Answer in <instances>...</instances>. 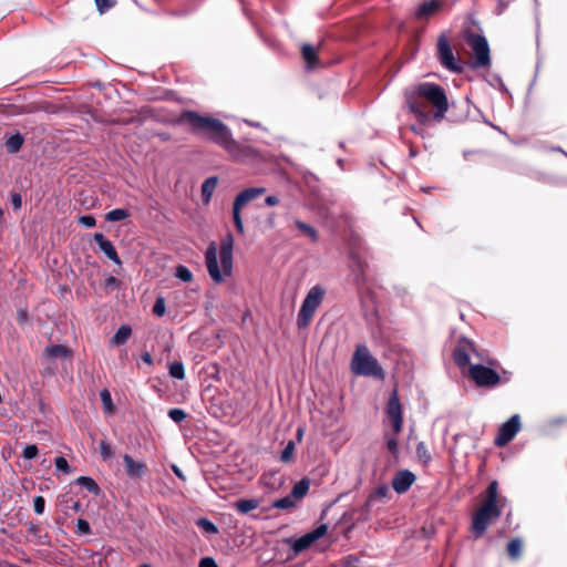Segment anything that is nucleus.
Returning a JSON list of instances; mask_svg holds the SVG:
<instances>
[{
	"label": "nucleus",
	"instance_id": "1",
	"mask_svg": "<svg viewBox=\"0 0 567 567\" xmlns=\"http://www.w3.org/2000/svg\"><path fill=\"white\" fill-rule=\"evenodd\" d=\"M176 124L187 125L192 134L204 136L219 145L237 162L258 157L256 148L235 141L228 126L218 118L202 115L195 111H183L176 118Z\"/></svg>",
	"mask_w": 567,
	"mask_h": 567
},
{
	"label": "nucleus",
	"instance_id": "2",
	"mask_svg": "<svg viewBox=\"0 0 567 567\" xmlns=\"http://www.w3.org/2000/svg\"><path fill=\"white\" fill-rule=\"evenodd\" d=\"M405 102L409 111L416 116L420 124H425L431 118L441 122L449 110L445 90L433 82L419 83L405 94Z\"/></svg>",
	"mask_w": 567,
	"mask_h": 567
},
{
	"label": "nucleus",
	"instance_id": "3",
	"mask_svg": "<svg viewBox=\"0 0 567 567\" xmlns=\"http://www.w3.org/2000/svg\"><path fill=\"white\" fill-rule=\"evenodd\" d=\"M502 515V508L498 505V482L492 481L484 492L480 507L472 516L471 532L475 539L484 536L487 528L496 522Z\"/></svg>",
	"mask_w": 567,
	"mask_h": 567
},
{
	"label": "nucleus",
	"instance_id": "4",
	"mask_svg": "<svg viewBox=\"0 0 567 567\" xmlns=\"http://www.w3.org/2000/svg\"><path fill=\"white\" fill-rule=\"evenodd\" d=\"M233 246L234 239L231 235H227L220 243L219 258L221 270L217 260V246L213 241L208 245L205 252V261L208 274L214 282L220 284L224 277H228L233 271Z\"/></svg>",
	"mask_w": 567,
	"mask_h": 567
},
{
	"label": "nucleus",
	"instance_id": "5",
	"mask_svg": "<svg viewBox=\"0 0 567 567\" xmlns=\"http://www.w3.org/2000/svg\"><path fill=\"white\" fill-rule=\"evenodd\" d=\"M351 369L358 375L374 377L379 380L385 377L382 367L365 346L357 347L351 360Z\"/></svg>",
	"mask_w": 567,
	"mask_h": 567
},
{
	"label": "nucleus",
	"instance_id": "6",
	"mask_svg": "<svg viewBox=\"0 0 567 567\" xmlns=\"http://www.w3.org/2000/svg\"><path fill=\"white\" fill-rule=\"evenodd\" d=\"M468 377L478 388L494 389L509 381V373L499 374L494 369L483 364H472L468 368Z\"/></svg>",
	"mask_w": 567,
	"mask_h": 567
},
{
	"label": "nucleus",
	"instance_id": "7",
	"mask_svg": "<svg viewBox=\"0 0 567 567\" xmlns=\"http://www.w3.org/2000/svg\"><path fill=\"white\" fill-rule=\"evenodd\" d=\"M465 42L474 53V68H487L491 64V50L486 38L474 32L465 33Z\"/></svg>",
	"mask_w": 567,
	"mask_h": 567
},
{
	"label": "nucleus",
	"instance_id": "8",
	"mask_svg": "<svg viewBox=\"0 0 567 567\" xmlns=\"http://www.w3.org/2000/svg\"><path fill=\"white\" fill-rule=\"evenodd\" d=\"M265 192H266L265 187H250V188L244 189L236 196L234 204H233V220H234L236 230L239 234H244V224H243V219H241V215H240L241 208L245 205H247L248 203H250L251 200L261 196Z\"/></svg>",
	"mask_w": 567,
	"mask_h": 567
},
{
	"label": "nucleus",
	"instance_id": "9",
	"mask_svg": "<svg viewBox=\"0 0 567 567\" xmlns=\"http://www.w3.org/2000/svg\"><path fill=\"white\" fill-rule=\"evenodd\" d=\"M437 59L442 66L454 73H462L463 66L457 63L453 49L445 34L437 39Z\"/></svg>",
	"mask_w": 567,
	"mask_h": 567
},
{
	"label": "nucleus",
	"instance_id": "10",
	"mask_svg": "<svg viewBox=\"0 0 567 567\" xmlns=\"http://www.w3.org/2000/svg\"><path fill=\"white\" fill-rule=\"evenodd\" d=\"M385 413L391 422L393 433L399 434L403 426V413L398 389H393L385 406Z\"/></svg>",
	"mask_w": 567,
	"mask_h": 567
},
{
	"label": "nucleus",
	"instance_id": "11",
	"mask_svg": "<svg viewBox=\"0 0 567 567\" xmlns=\"http://www.w3.org/2000/svg\"><path fill=\"white\" fill-rule=\"evenodd\" d=\"M520 430V417L518 414L512 415L498 430L494 444L498 447L507 445Z\"/></svg>",
	"mask_w": 567,
	"mask_h": 567
},
{
	"label": "nucleus",
	"instance_id": "12",
	"mask_svg": "<svg viewBox=\"0 0 567 567\" xmlns=\"http://www.w3.org/2000/svg\"><path fill=\"white\" fill-rule=\"evenodd\" d=\"M123 463L126 475L132 480L143 478L148 472L146 463L135 461L130 454L123 455Z\"/></svg>",
	"mask_w": 567,
	"mask_h": 567
},
{
	"label": "nucleus",
	"instance_id": "13",
	"mask_svg": "<svg viewBox=\"0 0 567 567\" xmlns=\"http://www.w3.org/2000/svg\"><path fill=\"white\" fill-rule=\"evenodd\" d=\"M415 478V475L408 470L399 471L392 480V487L396 493L403 494L410 489Z\"/></svg>",
	"mask_w": 567,
	"mask_h": 567
},
{
	"label": "nucleus",
	"instance_id": "14",
	"mask_svg": "<svg viewBox=\"0 0 567 567\" xmlns=\"http://www.w3.org/2000/svg\"><path fill=\"white\" fill-rule=\"evenodd\" d=\"M93 238L99 245L101 251H103L110 260L118 266L122 265V260L111 240H109L102 233H95Z\"/></svg>",
	"mask_w": 567,
	"mask_h": 567
},
{
	"label": "nucleus",
	"instance_id": "15",
	"mask_svg": "<svg viewBox=\"0 0 567 567\" xmlns=\"http://www.w3.org/2000/svg\"><path fill=\"white\" fill-rule=\"evenodd\" d=\"M443 7V1L441 0H430L421 3L415 12V18L417 20H429L433 16H435Z\"/></svg>",
	"mask_w": 567,
	"mask_h": 567
},
{
	"label": "nucleus",
	"instance_id": "16",
	"mask_svg": "<svg viewBox=\"0 0 567 567\" xmlns=\"http://www.w3.org/2000/svg\"><path fill=\"white\" fill-rule=\"evenodd\" d=\"M324 290L320 286L312 287L303 299L302 303L317 310L322 302Z\"/></svg>",
	"mask_w": 567,
	"mask_h": 567
},
{
	"label": "nucleus",
	"instance_id": "17",
	"mask_svg": "<svg viewBox=\"0 0 567 567\" xmlns=\"http://www.w3.org/2000/svg\"><path fill=\"white\" fill-rule=\"evenodd\" d=\"M44 355L49 359H70L72 357V351L63 344H51L44 349Z\"/></svg>",
	"mask_w": 567,
	"mask_h": 567
},
{
	"label": "nucleus",
	"instance_id": "18",
	"mask_svg": "<svg viewBox=\"0 0 567 567\" xmlns=\"http://www.w3.org/2000/svg\"><path fill=\"white\" fill-rule=\"evenodd\" d=\"M472 348V343H467V344H458L455 350H454V353H453V358H454V361L455 363L460 367V368H464V367H470V354H468V349Z\"/></svg>",
	"mask_w": 567,
	"mask_h": 567
},
{
	"label": "nucleus",
	"instance_id": "19",
	"mask_svg": "<svg viewBox=\"0 0 567 567\" xmlns=\"http://www.w3.org/2000/svg\"><path fill=\"white\" fill-rule=\"evenodd\" d=\"M301 55L308 69H315L319 64L317 49L311 44H303L301 47Z\"/></svg>",
	"mask_w": 567,
	"mask_h": 567
},
{
	"label": "nucleus",
	"instance_id": "20",
	"mask_svg": "<svg viewBox=\"0 0 567 567\" xmlns=\"http://www.w3.org/2000/svg\"><path fill=\"white\" fill-rule=\"evenodd\" d=\"M260 505V501L257 498H243L238 499L233 504V507L239 513V514H247L256 508H258Z\"/></svg>",
	"mask_w": 567,
	"mask_h": 567
},
{
	"label": "nucleus",
	"instance_id": "21",
	"mask_svg": "<svg viewBox=\"0 0 567 567\" xmlns=\"http://www.w3.org/2000/svg\"><path fill=\"white\" fill-rule=\"evenodd\" d=\"M316 310L302 303L298 312L297 326L299 329L307 328L312 320Z\"/></svg>",
	"mask_w": 567,
	"mask_h": 567
},
{
	"label": "nucleus",
	"instance_id": "22",
	"mask_svg": "<svg viewBox=\"0 0 567 567\" xmlns=\"http://www.w3.org/2000/svg\"><path fill=\"white\" fill-rule=\"evenodd\" d=\"M218 184L216 176L208 177L202 184V199L205 204H208L212 199L213 193Z\"/></svg>",
	"mask_w": 567,
	"mask_h": 567
},
{
	"label": "nucleus",
	"instance_id": "23",
	"mask_svg": "<svg viewBox=\"0 0 567 567\" xmlns=\"http://www.w3.org/2000/svg\"><path fill=\"white\" fill-rule=\"evenodd\" d=\"M506 553L512 560H518L523 554V542L519 538H513L506 546Z\"/></svg>",
	"mask_w": 567,
	"mask_h": 567
},
{
	"label": "nucleus",
	"instance_id": "24",
	"mask_svg": "<svg viewBox=\"0 0 567 567\" xmlns=\"http://www.w3.org/2000/svg\"><path fill=\"white\" fill-rule=\"evenodd\" d=\"M352 260H353V264H354V278H355V282L358 285L360 284H363L365 281V268H367V262L364 260H362L358 255H352Z\"/></svg>",
	"mask_w": 567,
	"mask_h": 567
},
{
	"label": "nucleus",
	"instance_id": "25",
	"mask_svg": "<svg viewBox=\"0 0 567 567\" xmlns=\"http://www.w3.org/2000/svg\"><path fill=\"white\" fill-rule=\"evenodd\" d=\"M309 488L310 480L308 477H303L292 486L290 494L295 499H300L308 494Z\"/></svg>",
	"mask_w": 567,
	"mask_h": 567
},
{
	"label": "nucleus",
	"instance_id": "26",
	"mask_svg": "<svg viewBox=\"0 0 567 567\" xmlns=\"http://www.w3.org/2000/svg\"><path fill=\"white\" fill-rule=\"evenodd\" d=\"M131 333L132 329L130 326H121L115 332V334L112 337L111 343L114 346H122L128 340Z\"/></svg>",
	"mask_w": 567,
	"mask_h": 567
},
{
	"label": "nucleus",
	"instance_id": "27",
	"mask_svg": "<svg viewBox=\"0 0 567 567\" xmlns=\"http://www.w3.org/2000/svg\"><path fill=\"white\" fill-rule=\"evenodd\" d=\"M23 143H24V137L20 133H16V134L11 135L9 138H7V141H6L7 151L10 154H16L21 150Z\"/></svg>",
	"mask_w": 567,
	"mask_h": 567
},
{
	"label": "nucleus",
	"instance_id": "28",
	"mask_svg": "<svg viewBox=\"0 0 567 567\" xmlns=\"http://www.w3.org/2000/svg\"><path fill=\"white\" fill-rule=\"evenodd\" d=\"M295 225L299 231L309 237L311 241L316 243L319 239V234L317 229L299 219L295 220Z\"/></svg>",
	"mask_w": 567,
	"mask_h": 567
},
{
	"label": "nucleus",
	"instance_id": "29",
	"mask_svg": "<svg viewBox=\"0 0 567 567\" xmlns=\"http://www.w3.org/2000/svg\"><path fill=\"white\" fill-rule=\"evenodd\" d=\"M79 485L87 489L93 495H99L101 492V488L96 484V482L89 477V476H80L75 481Z\"/></svg>",
	"mask_w": 567,
	"mask_h": 567
},
{
	"label": "nucleus",
	"instance_id": "30",
	"mask_svg": "<svg viewBox=\"0 0 567 567\" xmlns=\"http://www.w3.org/2000/svg\"><path fill=\"white\" fill-rule=\"evenodd\" d=\"M313 543H315V540L312 539L311 535L308 533L295 540V543L292 545V549L295 550V553H301V551L306 550L308 547H310Z\"/></svg>",
	"mask_w": 567,
	"mask_h": 567
},
{
	"label": "nucleus",
	"instance_id": "31",
	"mask_svg": "<svg viewBox=\"0 0 567 567\" xmlns=\"http://www.w3.org/2000/svg\"><path fill=\"white\" fill-rule=\"evenodd\" d=\"M100 398L103 404L104 412L113 414L115 412V405L113 404L110 391L107 389H103L100 392Z\"/></svg>",
	"mask_w": 567,
	"mask_h": 567
},
{
	"label": "nucleus",
	"instance_id": "32",
	"mask_svg": "<svg viewBox=\"0 0 567 567\" xmlns=\"http://www.w3.org/2000/svg\"><path fill=\"white\" fill-rule=\"evenodd\" d=\"M130 216V213L126 209L123 208H115L111 212H109L105 215V219L107 221L114 223V221H121L126 219Z\"/></svg>",
	"mask_w": 567,
	"mask_h": 567
},
{
	"label": "nucleus",
	"instance_id": "33",
	"mask_svg": "<svg viewBox=\"0 0 567 567\" xmlns=\"http://www.w3.org/2000/svg\"><path fill=\"white\" fill-rule=\"evenodd\" d=\"M295 450H296V443L290 440L285 449L282 450L281 454H280V461L282 463H290L292 462L293 460V455H295Z\"/></svg>",
	"mask_w": 567,
	"mask_h": 567
},
{
	"label": "nucleus",
	"instance_id": "34",
	"mask_svg": "<svg viewBox=\"0 0 567 567\" xmlns=\"http://www.w3.org/2000/svg\"><path fill=\"white\" fill-rule=\"evenodd\" d=\"M169 375L177 380L185 378V368L181 361H175L169 364Z\"/></svg>",
	"mask_w": 567,
	"mask_h": 567
},
{
	"label": "nucleus",
	"instance_id": "35",
	"mask_svg": "<svg viewBox=\"0 0 567 567\" xmlns=\"http://www.w3.org/2000/svg\"><path fill=\"white\" fill-rule=\"evenodd\" d=\"M416 455L419 457V460L423 463V464H427L431 462L432 460V456H431V453L426 446V444L424 442H420L417 445H416Z\"/></svg>",
	"mask_w": 567,
	"mask_h": 567
},
{
	"label": "nucleus",
	"instance_id": "36",
	"mask_svg": "<svg viewBox=\"0 0 567 567\" xmlns=\"http://www.w3.org/2000/svg\"><path fill=\"white\" fill-rule=\"evenodd\" d=\"M293 499H295L293 496H291V494H290V495H288L286 497L276 499L272 503V507L279 508V509H290V508L295 507V501Z\"/></svg>",
	"mask_w": 567,
	"mask_h": 567
},
{
	"label": "nucleus",
	"instance_id": "37",
	"mask_svg": "<svg viewBox=\"0 0 567 567\" xmlns=\"http://www.w3.org/2000/svg\"><path fill=\"white\" fill-rule=\"evenodd\" d=\"M175 276L184 282H190L193 280L192 271L183 265L176 267Z\"/></svg>",
	"mask_w": 567,
	"mask_h": 567
},
{
	"label": "nucleus",
	"instance_id": "38",
	"mask_svg": "<svg viewBox=\"0 0 567 567\" xmlns=\"http://www.w3.org/2000/svg\"><path fill=\"white\" fill-rule=\"evenodd\" d=\"M197 526L200 527L204 532H206L208 534H217L218 533L217 526L207 518H199L197 520Z\"/></svg>",
	"mask_w": 567,
	"mask_h": 567
},
{
	"label": "nucleus",
	"instance_id": "39",
	"mask_svg": "<svg viewBox=\"0 0 567 567\" xmlns=\"http://www.w3.org/2000/svg\"><path fill=\"white\" fill-rule=\"evenodd\" d=\"M168 416L176 423H181L183 422L186 417H187V414L185 413L184 410L182 409H177V408H174V409H171L168 411Z\"/></svg>",
	"mask_w": 567,
	"mask_h": 567
},
{
	"label": "nucleus",
	"instance_id": "40",
	"mask_svg": "<svg viewBox=\"0 0 567 567\" xmlns=\"http://www.w3.org/2000/svg\"><path fill=\"white\" fill-rule=\"evenodd\" d=\"M165 310H166V307H165L164 298L163 297L156 298L155 303L153 306V313L157 317H162V316H164Z\"/></svg>",
	"mask_w": 567,
	"mask_h": 567
},
{
	"label": "nucleus",
	"instance_id": "41",
	"mask_svg": "<svg viewBox=\"0 0 567 567\" xmlns=\"http://www.w3.org/2000/svg\"><path fill=\"white\" fill-rule=\"evenodd\" d=\"M54 464H55V467H56L59 471H61V472H63V473H65V474L71 473V467H70V465H69V463H68V461H66V458H65V457H63V456H59V457H56V458L54 460Z\"/></svg>",
	"mask_w": 567,
	"mask_h": 567
},
{
	"label": "nucleus",
	"instance_id": "42",
	"mask_svg": "<svg viewBox=\"0 0 567 567\" xmlns=\"http://www.w3.org/2000/svg\"><path fill=\"white\" fill-rule=\"evenodd\" d=\"M39 454V449L34 444L27 445L23 450L22 456L25 460H32L35 458Z\"/></svg>",
	"mask_w": 567,
	"mask_h": 567
},
{
	"label": "nucleus",
	"instance_id": "43",
	"mask_svg": "<svg viewBox=\"0 0 567 567\" xmlns=\"http://www.w3.org/2000/svg\"><path fill=\"white\" fill-rule=\"evenodd\" d=\"M78 534L86 535L91 533V527L87 520L84 518H78L76 520Z\"/></svg>",
	"mask_w": 567,
	"mask_h": 567
},
{
	"label": "nucleus",
	"instance_id": "44",
	"mask_svg": "<svg viewBox=\"0 0 567 567\" xmlns=\"http://www.w3.org/2000/svg\"><path fill=\"white\" fill-rule=\"evenodd\" d=\"M33 508L38 515L43 514L45 508V499L43 496H35L33 499Z\"/></svg>",
	"mask_w": 567,
	"mask_h": 567
},
{
	"label": "nucleus",
	"instance_id": "45",
	"mask_svg": "<svg viewBox=\"0 0 567 567\" xmlns=\"http://www.w3.org/2000/svg\"><path fill=\"white\" fill-rule=\"evenodd\" d=\"M100 453L103 460H109L112 457V449L110 444L105 441L100 442Z\"/></svg>",
	"mask_w": 567,
	"mask_h": 567
},
{
	"label": "nucleus",
	"instance_id": "46",
	"mask_svg": "<svg viewBox=\"0 0 567 567\" xmlns=\"http://www.w3.org/2000/svg\"><path fill=\"white\" fill-rule=\"evenodd\" d=\"M94 1H95L97 10L101 13L107 11L109 9H111L115 4L114 0H94Z\"/></svg>",
	"mask_w": 567,
	"mask_h": 567
},
{
	"label": "nucleus",
	"instance_id": "47",
	"mask_svg": "<svg viewBox=\"0 0 567 567\" xmlns=\"http://www.w3.org/2000/svg\"><path fill=\"white\" fill-rule=\"evenodd\" d=\"M396 435L398 434H393L392 436H386V449L392 454H396L398 453V449H399L398 440L395 437Z\"/></svg>",
	"mask_w": 567,
	"mask_h": 567
},
{
	"label": "nucleus",
	"instance_id": "48",
	"mask_svg": "<svg viewBox=\"0 0 567 567\" xmlns=\"http://www.w3.org/2000/svg\"><path fill=\"white\" fill-rule=\"evenodd\" d=\"M79 223L86 228H92L95 226L96 220L93 215H84V216L79 217Z\"/></svg>",
	"mask_w": 567,
	"mask_h": 567
},
{
	"label": "nucleus",
	"instance_id": "49",
	"mask_svg": "<svg viewBox=\"0 0 567 567\" xmlns=\"http://www.w3.org/2000/svg\"><path fill=\"white\" fill-rule=\"evenodd\" d=\"M327 530H328L327 525L322 524V525L318 526L316 529H313L312 532H310L309 534L311 535L312 539L316 542L319 538H321L322 536H324L327 534Z\"/></svg>",
	"mask_w": 567,
	"mask_h": 567
},
{
	"label": "nucleus",
	"instance_id": "50",
	"mask_svg": "<svg viewBox=\"0 0 567 567\" xmlns=\"http://www.w3.org/2000/svg\"><path fill=\"white\" fill-rule=\"evenodd\" d=\"M28 532H29L31 535H33L34 537H38V538L40 539V543H41V544H47V543H48V542H45V540H42V539H41V538H42V536H41V528H40V526H39V525L33 524V523H30V524L28 525Z\"/></svg>",
	"mask_w": 567,
	"mask_h": 567
},
{
	"label": "nucleus",
	"instance_id": "51",
	"mask_svg": "<svg viewBox=\"0 0 567 567\" xmlns=\"http://www.w3.org/2000/svg\"><path fill=\"white\" fill-rule=\"evenodd\" d=\"M18 323L23 326L29 321V312L25 308H20L17 311Z\"/></svg>",
	"mask_w": 567,
	"mask_h": 567
},
{
	"label": "nucleus",
	"instance_id": "52",
	"mask_svg": "<svg viewBox=\"0 0 567 567\" xmlns=\"http://www.w3.org/2000/svg\"><path fill=\"white\" fill-rule=\"evenodd\" d=\"M386 494H388V487L384 486V485L383 486H379L375 489L374 494L370 495V497L368 498L365 505L369 506V504H370V502H371V499L373 498L374 495L378 496V497H385Z\"/></svg>",
	"mask_w": 567,
	"mask_h": 567
},
{
	"label": "nucleus",
	"instance_id": "53",
	"mask_svg": "<svg viewBox=\"0 0 567 567\" xmlns=\"http://www.w3.org/2000/svg\"><path fill=\"white\" fill-rule=\"evenodd\" d=\"M198 567H219L214 558L204 557L199 560Z\"/></svg>",
	"mask_w": 567,
	"mask_h": 567
},
{
	"label": "nucleus",
	"instance_id": "54",
	"mask_svg": "<svg viewBox=\"0 0 567 567\" xmlns=\"http://www.w3.org/2000/svg\"><path fill=\"white\" fill-rule=\"evenodd\" d=\"M11 204L16 210L21 208L22 205V197L18 193L11 194Z\"/></svg>",
	"mask_w": 567,
	"mask_h": 567
},
{
	"label": "nucleus",
	"instance_id": "55",
	"mask_svg": "<svg viewBox=\"0 0 567 567\" xmlns=\"http://www.w3.org/2000/svg\"><path fill=\"white\" fill-rule=\"evenodd\" d=\"M104 286L106 288H117L120 286V280L117 278H115L114 276H109L104 280Z\"/></svg>",
	"mask_w": 567,
	"mask_h": 567
},
{
	"label": "nucleus",
	"instance_id": "56",
	"mask_svg": "<svg viewBox=\"0 0 567 567\" xmlns=\"http://www.w3.org/2000/svg\"><path fill=\"white\" fill-rule=\"evenodd\" d=\"M265 203L268 206H276L279 204V199L276 196H268L266 197Z\"/></svg>",
	"mask_w": 567,
	"mask_h": 567
},
{
	"label": "nucleus",
	"instance_id": "57",
	"mask_svg": "<svg viewBox=\"0 0 567 567\" xmlns=\"http://www.w3.org/2000/svg\"><path fill=\"white\" fill-rule=\"evenodd\" d=\"M71 503L72 504L70 506L68 505L66 508H70V509H72L75 513L81 511L82 505H81V503L79 501H72L71 499Z\"/></svg>",
	"mask_w": 567,
	"mask_h": 567
},
{
	"label": "nucleus",
	"instance_id": "58",
	"mask_svg": "<svg viewBox=\"0 0 567 567\" xmlns=\"http://www.w3.org/2000/svg\"><path fill=\"white\" fill-rule=\"evenodd\" d=\"M172 470H173L174 474H175L177 477H179L181 480L185 481V476H184L183 472L179 470V467H178V466L173 465V466H172Z\"/></svg>",
	"mask_w": 567,
	"mask_h": 567
},
{
	"label": "nucleus",
	"instance_id": "59",
	"mask_svg": "<svg viewBox=\"0 0 567 567\" xmlns=\"http://www.w3.org/2000/svg\"><path fill=\"white\" fill-rule=\"evenodd\" d=\"M142 360L148 364H152V355L148 352H145L142 354Z\"/></svg>",
	"mask_w": 567,
	"mask_h": 567
},
{
	"label": "nucleus",
	"instance_id": "60",
	"mask_svg": "<svg viewBox=\"0 0 567 567\" xmlns=\"http://www.w3.org/2000/svg\"><path fill=\"white\" fill-rule=\"evenodd\" d=\"M302 435H303V430L302 429H298L297 430V440L300 442L302 440Z\"/></svg>",
	"mask_w": 567,
	"mask_h": 567
},
{
	"label": "nucleus",
	"instance_id": "61",
	"mask_svg": "<svg viewBox=\"0 0 567 567\" xmlns=\"http://www.w3.org/2000/svg\"><path fill=\"white\" fill-rule=\"evenodd\" d=\"M411 130H412L413 132H417V128H416L414 125H413V126H411Z\"/></svg>",
	"mask_w": 567,
	"mask_h": 567
},
{
	"label": "nucleus",
	"instance_id": "62",
	"mask_svg": "<svg viewBox=\"0 0 567 567\" xmlns=\"http://www.w3.org/2000/svg\"><path fill=\"white\" fill-rule=\"evenodd\" d=\"M2 214H3V212H2V209L0 208V217L2 216Z\"/></svg>",
	"mask_w": 567,
	"mask_h": 567
}]
</instances>
